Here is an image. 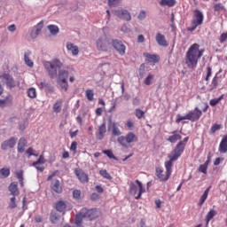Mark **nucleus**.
Instances as JSON below:
<instances>
[{
	"label": "nucleus",
	"mask_w": 227,
	"mask_h": 227,
	"mask_svg": "<svg viewBox=\"0 0 227 227\" xmlns=\"http://www.w3.org/2000/svg\"><path fill=\"white\" fill-rule=\"evenodd\" d=\"M187 143H189V137L179 141L174 150L168 155L169 160L165 161L166 172H164L162 168H156L155 175L160 182H168V180H169V176H171V173H173V162L178 160V158L182 156L185 146H187Z\"/></svg>",
	"instance_id": "nucleus-1"
},
{
	"label": "nucleus",
	"mask_w": 227,
	"mask_h": 227,
	"mask_svg": "<svg viewBox=\"0 0 227 227\" xmlns=\"http://www.w3.org/2000/svg\"><path fill=\"white\" fill-rule=\"evenodd\" d=\"M205 53V49H200V44L193 43L190 46L185 55V65L188 68H196L198 61Z\"/></svg>",
	"instance_id": "nucleus-2"
},
{
	"label": "nucleus",
	"mask_w": 227,
	"mask_h": 227,
	"mask_svg": "<svg viewBox=\"0 0 227 227\" xmlns=\"http://www.w3.org/2000/svg\"><path fill=\"white\" fill-rule=\"evenodd\" d=\"M201 106V110H200V107L196 106L193 110L187 113L188 120L190 121H198L200 118L203 116V113H207L210 107L208 103L206 102H203Z\"/></svg>",
	"instance_id": "nucleus-3"
},
{
	"label": "nucleus",
	"mask_w": 227,
	"mask_h": 227,
	"mask_svg": "<svg viewBox=\"0 0 227 227\" xmlns=\"http://www.w3.org/2000/svg\"><path fill=\"white\" fill-rule=\"evenodd\" d=\"M112 43H113V40L107 37L106 34H104L103 35H101L99 38L97 39L96 47L98 51L107 52L111 51Z\"/></svg>",
	"instance_id": "nucleus-4"
},
{
	"label": "nucleus",
	"mask_w": 227,
	"mask_h": 227,
	"mask_svg": "<svg viewBox=\"0 0 227 227\" xmlns=\"http://www.w3.org/2000/svg\"><path fill=\"white\" fill-rule=\"evenodd\" d=\"M136 184L137 186H136ZM136 184H134V182L129 183V193L135 196V200H140L143 193L145 192V190L143 187V183L139 180L137 179Z\"/></svg>",
	"instance_id": "nucleus-5"
},
{
	"label": "nucleus",
	"mask_w": 227,
	"mask_h": 227,
	"mask_svg": "<svg viewBox=\"0 0 227 227\" xmlns=\"http://www.w3.org/2000/svg\"><path fill=\"white\" fill-rule=\"evenodd\" d=\"M117 142L121 146H123V148H129V145H130V143L137 142V136L132 132H129L125 137H119L117 138Z\"/></svg>",
	"instance_id": "nucleus-6"
},
{
	"label": "nucleus",
	"mask_w": 227,
	"mask_h": 227,
	"mask_svg": "<svg viewBox=\"0 0 227 227\" xmlns=\"http://www.w3.org/2000/svg\"><path fill=\"white\" fill-rule=\"evenodd\" d=\"M205 16H203V12L200 10H195L193 12V19L192 20V26L187 28L188 31H194L196 27L201 26L203 24V20Z\"/></svg>",
	"instance_id": "nucleus-7"
},
{
	"label": "nucleus",
	"mask_w": 227,
	"mask_h": 227,
	"mask_svg": "<svg viewBox=\"0 0 227 227\" xmlns=\"http://www.w3.org/2000/svg\"><path fill=\"white\" fill-rule=\"evenodd\" d=\"M44 67L46 68L49 75L51 76V78H54L56 77L57 74H58V67H61V62H59V60H54L53 62H49L46 61L44 62Z\"/></svg>",
	"instance_id": "nucleus-8"
},
{
	"label": "nucleus",
	"mask_w": 227,
	"mask_h": 227,
	"mask_svg": "<svg viewBox=\"0 0 227 227\" xmlns=\"http://www.w3.org/2000/svg\"><path fill=\"white\" fill-rule=\"evenodd\" d=\"M82 215L85 216L86 219H88L89 221H93L95 219H98V217H100L101 215V212L100 210L97 209V208H91V209H88L86 207L82 208Z\"/></svg>",
	"instance_id": "nucleus-9"
},
{
	"label": "nucleus",
	"mask_w": 227,
	"mask_h": 227,
	"mask_svg": "<svg viewBox=\"0 0 227 227\" xmlns=\"http://www.w3.org/2000/svg\"><path fill=\"white\" fill-rule=\"evenodd\" d=\"M112 47L115 49V51L118 52V54H120V56H125L127 46L123 44V42L118 39L112 40Z\"/></svg>",
	"instance_id": "nucleus-10"
},
{
	"label": "nucleus",
	"mask_w": 227,
	"mask_h": 227,
	"mask_svg": "<svg viewBox=\"0 0 227 227\" xmlns=\"http://www.w3.org/2000/svg\"><path fill=\"white\" fill-rule=\"evenodd\" d=\"M114 15L122 20H131L132 16H130V12L125 9H118L114 11Z\"/></svg>",
	"instance_id": "nucleus-11"
},
{
	"label": "nucleus",
	"mask_w": 227,
	"mask_h": 227,
	"mask_svg": "<svg viewBox=\"0 0 227 227\" xmlns=\"http://www.w3.org/2000/svg\"><path fill=\"white\" fill-rule=\"evenodd\" d=\"M55 208L58 212H65V210H72V204L65 202L63 200H59L55 204Z\"/></svg>",
	"instance_id": "nucleus-12"
},
{
	"label": "nucleus",
	"mask_w": 227,
	"mask_h": 227,
	"mask_svg": "<svg viewBox=\"0 0 227 227\" xmlns=\"http://www.w3.org/2000/svg\"><path fill=\"white\" fill-rule=\"evenodd\" d=\"M50 187L51 189V192H54L55 194H61L63 192V185H61V182L58 179L53 180L51 183Z\"/></svg>",
	"instance_id": "nucleus-13"
},
{
	"label": "nucleus",
	"mask_w": 227,
	"mask_h": 227,
	"mask_svg": "<svg viewBox=\"0 0 227 227\" xmlns=\"http://www.w3.org/2000/svg\"><path fill=\"white\" fill-rule=\"evenodd\" d=\"M0 79L5 82L7 88H15V80H13V77L10 74L4 73L0 74Z\"/></svg>",
	"instance_id": "nucleus-14"
},
{
	"label": "nucleus",
	"mask_w": 227,
	"mask_h": 227,
	"mask_svg": "<svg viewBox=\"0 0 227 227\" xmlns=\"http://www.w3.org/2000/svg\"><path fill=\"white\" fill-rule=\"evenodd\" d=\"M221 71L216 73L213 77L211 84L209 85V91H214V90H217V86H219V82H221Z\"/></svg>",
	"instance_id": "nucleus-15"
},
{
	"label": "nucleus",
	"mask_w": 227,
	"mask_h": 227,
	"mask_svg": "<svg viewBox=\"0 0 227 227\" xmlns=\"http://www.w3.org/2000/svg\"><path fill=\"white\" fill-rule=\"evenodd\" d=\"M167 141L172 144H175L177 141H182V135H180V132H178V130H174L171 132V135L168 137Z\"/></svg>",
	"instance_id": "nucleus-16"
},
{
	"label": "nucleus",
	"mask_w": 227,
	"mask_h": 227,
	"mask_svg": "<svg viewBox=\"0 0 227 227\" xmlns=\"http://www.w3.org/2000/svg\"><path fill=\"white\" fill-rule=\"evenodd\" d=\"M106 132H107V129L106 127V123H103L98 127V131L96 132L97 139H98L99 141H101V139H104V137H106Z\"/></svg>",
	"instance_id": "nucleus-17"
},
{
	"label": "nucleus",
	"mask_w": 227,
	"mask_h": 227,
	"mask_svg": "<svg viewBox=\"0 0 227 227\" xmlns=\"http://www.w3.org/2000/svg\"><path fill=\"white\" fill-rule=\"evenodd\" d=\"M144 58H145V61H147V63H159L160 59L159 55L150 54L148 52L144 53Z\"/></svg>",
	"instance_id": "nucleus-18"
},
{
	"label": "nucleus",
	"mask_w": 227,
	"mask_h": 227,
	"mask_svg": "<svg viewBox=\"0 0 227 227\" xmlns=\"http://www.w3.org/2000/svg\"><path fill=\"white\" fill-rule=\"evenodd\" d=\"M155 40L160 47H168V41L166 40V36L160 33L156 34Z\"/></svg>",
	"instance_id": "nucleus-19"
},
{
	"label": "nucleus",
	"mask_w": 227,
	"mask_h": 227,
	"mask_svg": "<svg viewBox=\"0 0 227 227\" xmlns=\"http://www.w3.org/2000/svg\"><path fill=\"white\" fill-rule=\"evenodd\" d=\"M16 145V140L14 137H11L9 140L4 141L1 145L2 150H8V148H14Z\"/></svg>",
	"instance_id": "nucleus-20"
},
{
	"label": "nucleus",
	"mask_w": 227,
	"mask_h": 227,
	"mask_svg": "<svg viewBox=\"0 0 227 227\" xmlns=\"http://www.w3.org/2000/svg\"><path fill=\"white\" fill-rule=\"evenodd\" d=\"M9 191L11 192L12 196H19L20 194V192L19 191V183H11V184L9 185Z\"/></svg>",
	"instance_id": "nucleus-21"
},
{
	"label": "nucleus",
	"mask_w": 227,
	"mask_h": 227,
	"mask_svg": "<svg viewBox=\"0 0 227 227\" xmlns=\"http://www.w3.org/2000/svg\"><path fill=\"white\" fill-rule=\"evenodd\" d=\"M218 152L220 153H227V135L223 136V137L222 138L219 144Z\"/></svg>",
	"instance_id": "nucleus-22"
},
{
	"label": "nucleus",
	"mask_w": 227,
	"mask_h": 227,
	"mask_svg": "<svg viewBox=\"0 0 227 227\" xmlns=\"http://www.w3.org/2000/svg\"><path fill=\"white\" fill-rule=\"evenodd\" d=\"M74 173L77 178L80 180V182H82V184H86V182H88V175H86L84 171L81 169H75Z\"/></svg>",
	"instance_id": "nucleus-23"
},
{
	"label": "nucleus",
	"mask_w": 227,
	"mask_h": 227,
	"mask_svg": "<svg viewBox=\"0 0 227 227\" xmlns=\"http://www.w3.org/2000/svg\"><path fill=\"white\" fill-rule=\"evenodd\" d=\"M212 189V186H208L205 192H203V194L201 195L199 202H198V207H203V204L205 203V201H207V198H208V193L210 192V190Z\"/></svg>",
	"instance_id": "nucleus-24"
},
{
	"label": "nucleus",
	"mask_w": 227,
	"mask_h": 227,
	"mask_svg": "<svg viewBox=\"0 0 227 227\" xmlns=\"http://www.w3.org/2000/svg\"><path fill=\"white\" fill-rule=\"evenodd\" d=\"M27 145V140H26V138H24V137L20 138L19 143H18L19 153H24Z\"/></svg>",
	"instance_id": "nucleus-25"
},
{
	"label": "nucleus",
	"mask_w": 227,
	"mask_h": 227,
	"mask_svg": "<svg viewBox=\"0 0 227 227\" xmlns=\"http://www.w3.org/2000/svg\"><path fill=\"white\" fill-rule=\"evenodd\" d=\"M110 129L113 136L119 137H121V130H120V128L118 127V123L116 122L112 123V125L110 126Z\"/></svg>",
	"instance_id": "nucleus-26"
},
{
	"label": "nucleus",
	"mask_w": 227,
	"mask_h": 227,
	"mask_svg": "<svg viewBox=\"0 0 227 227\" xmlns=\"http://www.w3.org/2000/svg\"><path fill=\"white\" fill-rule=\"evenodd\" d=\"M67 51H72L73 56H77L79 54V47L77 45H74L72 43H67Z\"/></svg>",
	"instance_id": "nucleus-27"
},
{
	"label": "nucleus",
	"mask_w": 227,
	"mask_h": 227,
	"mask_svg": "<svg viewBox=\"0 0 227 227\" xmlns=\"http://www.w3.org/2000/svg\"><path fill=\"white\" fill-rule=\"evenodd\" d=\"M42 29H43V21H40L36 26H35V33L32 32L31 36L32 38H36L37 35H40L42 32Z\"/></svg>",
	"instance_id": "nucleus-28"
},
{
	"label": "nucleus",
	"mask_w": 227,
	"mask_h": 227,
	"mask_svg": "<svg viewBox=\"0 0 227 227\" xmlns=\"http://www.w3.org/2000/svg\"><path fill=\"white\" fill-rule=\"evenodd\" d=\"M215 215H217V211H215V209H210L208 213L206 215L205 218L207 224H208V223H210V221H212V219H214Z\"/></svg>",
	"instance_id": "nucleus-29"
},
{
	"label": "nucleus",
	"mask_w": 227,
	"mask_h": 227,
	"mask_svg": "<svg viewBox=\"0 0 227 227\" xmlns=\"http://www.w3.org/2000/svg\"><path fill=\"white\" fill-rule=\"evenodd\" d=\"M61 107H63V99H59L53 105V113H61Z\"/></svg>",
	"instance_id": "nucleus-30"
},
{
	"label": "nucleus",
	"mask_w": 227,
	"mask_h": 227,
	"mask_svg": "<svg viewBox=\"0 0 227 227\" xmlns=\"http://www.w3.org/2000/svg\"><path fill=\"white\" fill-rule=\"evenodd\" d=\"M86 219V216L82 214V209H81L80 213H78L75 216V225L81 226L82 224V220Z\"/></svg>",
	"instance_id": "nucleus-31"
},
{
	"label": "nucleus",
	"mask_w": 227,
	"mask_h": 227,
	"mask_svg": "<svg viewBox=\"0 0 227 227\" xmlns=\"http://www.w3.org/2000/svg\"><path fill=\"white\" fill-rule=\"evenodd\" d=\"M29 56H31V51H27L25 52V55H24V60H25V63L27 67H29L30 68H33L35 63H33V60H31L29 59Z\"/></svg>",
	"instance_id": "nucleus-32"
},
{
	"label": "nucleus",
	"mask_w": 227,
	"mask_h": 227,
	"mask_svg": "<svg viewBox=\"0 0 227 227\" xmlns=\"http://www.w3.org/2000/svg\"><path fill=\"white\" fill-rule=\"evenodd\" d=\"M223 98H224V94H222L219 98L211 99L209 101V106H211V107H215V106L219 104Z\"/></svg>",
	"instance_id": "nucleus-33"
},
{
	"label": "nucleus",
	"mask_w": 227,
	"mask_h": 227,
	"mask_svg": "<svg viewBox=\"0 0 227 227\" xmlns=\"http://www.w3.org/2000/svg\"><path fill=\"white\" fill-rule=\"evenodd\" d=\"M68 79V71L60 70L59 71V81H67Z\"/></svg>",
	"instance_id": "nucleus-34"
},
{
	"label": "nucleus",
	"mask_w": 227,
	"mask_h": 227,
	"mask_svg": "<svg viewBox=\"0 0 227 227\" xmlns=\"http://www.w3.org/2000/svg\"><path fill=\"white\" fill-rule=\"evenodd\" d=\"M160 6H168L171 8L174 4H176L175 0H161L160 3Z\"/></svg>",
	"instance_id": "nucleus-35"
},
{
	"label": "nucleus",
	"mask_w": 227,
	"mask_h": 227,
	"mask_svg": "<svg viewBox=\"0 0 227 227\" xmlns=\"http://www.w3.org/2000/svg\"><path fill=\"white\" fill-rule=\"evenodd\" d=\"M48 29L51 33V35H53V36H56L59 33V28L56 25H50L48 26Z\"/></svg>",
	"instance_id": "nucleus-36"
},
{
	"label": "nucleus",
	"mask_w": 227,
	"mask_h": 227,
	"mask_svg": "<svg viewBox=\"0 0 227 227\" xmlns=\"http://www.w3.org/2000/svg\"><path fill=\"white\" fill-rule=\"evenodd\" d=\"M0 175L2 178H8L10 176V168H2L0 169Z\"/></svg>",
	"instance_id": "nucleus-37"
},
{
	"label": "nucleus",
	"mask_w": 227,
	"mask_h": 227,
	"mask_svg": "<svg viewBox=\"0 0 227 227\" xmlns=\"http://www.w3.org/2000/svg\"><path fill=\"white\" fill-rule=\"evenodd\" d=\"M85 96L87 100H89V102H93V97H95V93L93 92V90H87L85 91Z\"/></svg>",
	"instance_id": "nucleus-38"
},
{
	"label": "nucleus",
	"mask_w": 227,
	"mask_h": 227,
	"mask_svg": "<svg viewBox=\"0 0 227 227\" xmlns=\"http://www.w3.org/2000/svg\"><path fill=\"white\" fill-rule=\"evenodd\" d=\"M99 175L103 176V178H106V180H112L113 177L111 176V174L107 172L106 169H102L99 171Z\"/></svg>",
	"instance_id": "nucleus-39"
},
{
	"label": "nucleus",
	"mask_w": 227,
	"mask_h": 227,
	"mask_svg": "<svg viewBox=\"0 0 227 227\" xmlns=\"http://www.w3.org/2000/svg\"><path fill=\"white\" fill-rule=\"evenodd\" d=\"M27 97H29V98H36V89L30 88L27 90Z\"/></svg>",
	"instance_id": "nucleus-40"
},
{
	"label": "nucleus",
	"mask_w": 227,
	"mask_h": 227,
	"mask_svg": "<svg viewBox=\"0 0 227 227\" xmlns=\"http://www.w3.org/2000/svg\"><path fill=\"white\" fill-rule=\"evenodd\" d=\"M58 83L59 84L61 90H64L65 91H68V82H67V80L58 81Z\"/></svg>",
	"instance_id": "nucleus-41"
},
{
	"label": "nucleus",
	"mask_w": 227,
	"mask_h": 227,
	"mask_svg": "<svg viewBox=\"0 0 227 227\" xmlns=\"http://www.w3.org/2000/svg\"><path fill=\"white\" fill-rule=\"evenodd\" d=\"M42 164H45V158L43 157V154H41L38 160L32 163V166L42 165Z\"/></svg>",
	"instance_id": "nucleus-42"
},
{
	"label": "nucleus",
	"mask_w": 227,
	"mask_h": 227,
	"mask_svg": "<svg viewBox=\"0 0 227 227\" xmlns=\"http://www.w3.org/2000/svg\"><path fill=\"white\" fill-rule=\"evenodd\" d=\"M223 126H221V124L215 123L211 127L209 134H215V132H217V130H221Z\"/></svg>",
	"instance_id": "nucleus-43"
},
{
	"label": "nucleus",
	"mask_w": 227,
	"mask_h": 227,
	"mask_svg": "<svg viewBox=\"0 0 227 227\" xmlns=\"http://www.w3.org/2000/svg\"><path fill=\"white\" fill-rule=\"evenodd\" d=\"M153 78H154L153 74H149L147 77L144 80V83L145 84V86L152 85V81H153Z\"/></svg>",
	"instance_id": "nucleus-44"
},
{
	"label": "nucleus",
	"mask_w": 227,
	"mask_h": 227,
	"mask_svg": "<svg viewBox=\"0 0 227 227\" xmlns=\"http://www.w3.org/2000/svg\"><path fill=\"white\" fill-rule=\"evenodd\" d=\"M135 114L138 120H141V118H145V113L139 108H137L135 110Z\"/></svg>",
	"instance_id": "nucleus-45"
},
{
	"label": "nucleus",
	"mask_w": 227,
	"mask_h": 227,
	"mask_svg": "<svg viewBox=\"0 0 227 227\" xmlns=\"http://www.w3.org/2000/svg\"><path fill=\"white\" fill-rule=\"evenodd\" d=\"M207 169H208V165L207 164H201L199 167L200 173H203L204 175H207Z\"/></svg>",
	"instance_id": "nucleus-46"
},
{
	"label": "nucleus",
	"mask_w": 227,
	"mask_h": 227,
	"mask_svg": "<svg viewBox=\"0 0 227 227\" xmlns=\"http://www.w3.org/2000/svg\"><path fill=\"white\" fill-rule=\"evenodd\" d=\"M210 77H212V67H207V74L205 77V81L208 82L210 81Z\"/></svg>",
	"instance_id": "nucleus-47"
},
{
	"label": "nucleus",
	"mask_w": 227,
	"mask_h": 227,
	"mask_svg": "<svg viewBox=\"0 0 227 227\" xmlns=\"http://www.w3.org/2000/svg\"><path fill=\"white\" fill-rule=\"evenodd\" d=\"M184 120H189L187 114L184 116L178 114L176 120V123H180V121H184Z\"/></svg>",
	"instance_id": "nucleus-48"
},
{
	"label": "nucleus",
	"mask_w": 227,
	"mask_h": 227,
	"mask_svg": "<svg viewBox=\"0 0 227 227\" xmlns=\"http://www.w3.org/2000/svg\"><path fill=\"white\" fill-rule=\"evenodd\" d=\"M215 12H223L224 10V5L223 4H216L214 5Z\"/></svg>",
	"instance_id": "nucleus-49"
},
{
	"label": "nucleus",
	"mask_w": 227,
	"mask_h": 227,
	"mask_svg": "<svg viewBox=\"0 0 227 227\" xmlns=\"http://www.w3.org/2000/svg\"><path fill=\"white\" fill-rule=\"evenodd\" d=\"M73 198L74 200H81V190H74L73 192Z\"/></svg>",
	"instance_id": "nucleus-50"
},
{
	"label": "nucleus",
	"mask_w": 227,
	"mask_h": 227,
	"mask_svg": "<svg viewBox=\"0 0 227 227\" xmlns=\"http://www.w3.org/2000/svg\"><path fill=\"white\" fill-rule=\"evenodd\" d=\"M16 198L12 197L11 198V203L9 204V208L13 209V208H17V203L15 202Z\"/></svg>",
	"instance_id": "nucleus-51"
},
{
	"label": "nucleus",
	"mask_w": 227,
	"mask_h": 227,
	"mask_svg": "<svg viewBox=\"0 0 227 227\" xmlns=\"http://www.w3.org/2000/svg\"><path fill=\"white\" fill-rule=\"evenodd\" d=\"M121 0H108V6H118Z\"/></svg>",
	"instance_id": "nucleus-52"
},
{
	"label": "nucleus",
	"mask_w": 227,
	"mask_h": 227,
	"mask_svg": "<svg viewBox=\"0 0 227 227\" xmlns=\"http://www.w3.org/2000/svg\"><path fill=\"white\" fill-rule=\"evenodd\" d=\"M103 153H105V155L108 156L109 159H114V154L113 153V151H111V150H104Z\"/></svg>",
	"instance_id": "nucleus-53"
},
{
	"label": "nucleus",
	"mask_w": 227,
	"mask_h": 227,
	"mask_svg": "<svg viewBox=\"0 0 227 227\" xmlns=\"http://www.w3.org/2000/svg\"><path fill=\"white\" fill-rule=\"evenodd\" d=\"M70 150L74 152V153H77V142L74 141L71 143Z\"/></svg>",
	"instance_id": "nucleus-54"
},
{
	"label": "nucleus",
	"mask_w": 227,
	"mask_h": 227,
	"mask_svg": "<svg viewBox=\"0 0 227 227\" xmlns=\"http://www.w3.org/2000/svg\"><path fill=\"white\" fill-rule=\"evenodd\" d=\"M15 175H16L18 180H24V171H22V170L17 171V172H15Z\"/></svg>",
	"instance_id": "nucleus-55"
},
{
	"label": "nucleus",
	"mask_w": 227,
	"mask_h": 227,
	"mask_svg": "<svg viewBox=\"0 0 227 227\" xmlns=\"http://www.w3.org/2000/svg\"><path fill=\"white\" fill-rule=\"evenodd\" d=\"M27 153L29 155V157H31V155H34V157H38V154L35 153V149H33V147H29L27 150Z\"/></svg>",
	"instance_id": "nucleus-56"
},
{
	"label": "nucleus",
	"mask_w": 227,
	"mask_h": 227,
	"mask_svg": "<svg viewBox=\"0 0 227 227\" xmlns=\"http://www.w3.org/2000/svg\"><path fill=\"white\" fill-rule=\"evenodd\" d=\"M126 127L129 129V130H132V129H134V121H132V120H128L126 122Z\"/></svg>",
	"instance_id": "nucleus-57"
},
{
	"label": "nucleus",
	"mask_w": 227,
	"mask_h": 227,
	"mask_svg": "<svg viewBox=\"0 0 227 227\" xmlns=\"http://www.w3.org/2000/svg\"><path fill=\"white\" fill-rule=\"evenodd\" d=\"M220 43H224V42H226L227 40V33H223L221 35H220Z\"/></svg>",
	"instance_id": "nucleus-58"
},
{
	"label": "nucleus",
	"mask_w": 227,
	"mask_h": 227,
	"mask_svg": "<svg viewBox=\"0 0 227 227\" xmlns=\"http://www.w3.org/2000/svg\"><path fill=\"white\" fill-rule=\"evenodd\" d=\"M33 167L35 168L37 171H40V173H43V171L45 170V167L42 165H33Z\"/></svg>",
	"instance_id": "nucleus-59"
},
{
	"label": "nucleus",
	"mask_w": 227,
	"mask_h": 227,
	"mask_svg": "<svg viewBox=\"0 0 227 227\" xmlns=\"http://www.w3.org/2000/svg\"><path fill=\"white\" fill-rule=\"evenodd\" d=\"M27 200L26 199V197L23 198L22 200V209L24 211L27 210Z\"/></svg>",
	"instance_id": "nucleus-60"
},
{
	"label": "nucleus",
	"mask_w": 227,
	"mask_h": 227,
	"mask_svg": "<svg viewBox=\"0 0 227 227\" xmlns=\"http://www.w3.org/2000/svg\"><path fill=\"white\" fill-rule=\"evenodd\" d=\"M139 20H144V19H146V12L141 11L138 14Z\"/></svg>",
	"instance_id": "nucleus-61"
},
{
	"label": "nucleus",
	"mask_w": 227,
	"mask_h": 227,
	"mask_svg": "<svg viewBox=\"0 0 227 227\" xmlns=\"http://www.w3.org/2000/svg\"><path fill=\"white\" fill-rule=\"evenodd\" d=\"M145 75V64H141L139 68V76L143 77Z\"/></svg>",
	"instance_id": "nucleus-62"
},
{
	"label": "nucleus",
	"mask_w": 227,
	"mask_h": 227,
	"mask_svg": "<svg viewBox=\"0 0 227 227\" xmlns=\"http://www.w3.org/2000/svg\"><path fill=\"white\" fill-rule=\"evenodd\" d=\"M224 160V159L223 158H216L214 161V166H219V164H221V162H223Z\"/></svg>",
	"instance_id": "nucleus-63"
},
{
	"label": "nucleus",
	"mask_w": 227,
	"mask_h": 227,
	"mask_svg": "<svg viewBox=\"0 0 227 227\" xmlns=\"http://www.w3.org/2000/svg\"><path fill=\"white\" fill-rule=\"evenodd\" d=\"M98 198H100V197L98 193H92L90 195V200H92V201H97V200H98Z\"/></svg>",
	"instance_id": "nucleus-64"
}]
</instances>
